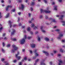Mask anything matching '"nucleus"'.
Instances as JSON below:
<instances>
[{
  "instance_id": "nucleus-43",
  "label": "nucleus",
  "mask_w": 65,
  "mask_h": 65,
  "mask_svg": "<svg viewBox=\"0 0 65 65\" xmlns=\"http://www.w3.org/2000/svg\"><path fill=\"white\" fill-rule=\"evenodd\" d=\"M2 27H1L0 28V32H1V31L2 30Z\"/></svg>"
},
{
  "instance_id": "nucleus-27",
  "label": "nucleus",
  "mask_w": 65,
  "mask_h": 65,
  "mask_svg": "<svg viewBox=\"0 0 65 65\" xmlns=\"http://www.w3.org/2000/svg\"><path fill=\"white\" fill-rule=\"evenodd\" d=\"M35 56L36 57H37V56H39V54L37 53H36L35 54Z\"/></svg>"
},
{
  "instance_id": "nucleus-64",
  "label": "nucleus",
  "mask_w": 65,
  "mask_h": 65,
  "mask_svg": "<svg viewBox=\"0 0 65 65\" xmlns=\"http://www.w3.org/2000/svg\"><path fill=\"white\" fill-rule=\"evenodd\" d=\"M9 65V63H7L6 64H5V65Z\"/></svg>"
},
{
  "instance_id": "nucleus-33",
  "label": "nucleus",
  "mask_w": 65,
  "mask_h": 65,
  "mask_svg": "<svg viewBox=\"0 0 65 65\" xmlns=\"http://www.w3.org/2000/svg\"><path fill=\"white\" fill-rule=\"evenodd\" d=\"M12 40H13V41H16V40H17L16 39H15V38H13Z\"/></svg>"
},
{
  "instance_id": "nucleus-25",
  "label": "nucleus",
  "mask_w": 65,
  "mask_h": 65,
  "mask_svg": "<svg viewBox=\"0 0 65 65\" xmlns=\"http://www.w3.org/2000/svg\"><path fill=\"white\" fill-rule=\"evenodd\" d=\"M54 10H57V6H54Z\"/></svg>"
},
{
  "instance_id": "nucleus-7",
  "label": "nucleus",
  "mask_w": 65,
  "mask_h": 65,
  "mask_svg": "<svg viewBox=\"0 0 65 65\" xmlns=\"http://www.w3.org/2000/svg\"><path fill=\"white\" fill-rule=\"evenodd\" d=\"M12 31L11 32V35H13L14 34V33H15V30L13 29H12Z\"/></svg>"
},
{
  "instance_id": "nucleus-60",
  "label": "nucleus",
  "mask_w": 65,
  "mask_h": 65,
  "mask_svg": "<svg viewBox=\"0 0 65 65\" xmlns=\"http://www.w3.org/2000/svg\"><path fill=\"white\" fill-rule=\"evenodd\" d=\"M59 2H62V0H59Z\"/></svg>"
},
{
  "instance_id": "nucleus-29",
  "label": "nucleus",
  "mask_w": 65,
  "mask_h": 65,
  "mask_svg": "<svg viewBox=\"0 0 65 65\" xmlns=\"http://www.w3.org/2000/svg\"><path fill=\"white\" fill-rule=\"evenodd\" d=\"M38 61H39V59H37V60L35 61V63L37 62H38Z\"/></svg>"
},
{
  "instance_id": "nucleus-50",
  "label": "nucleus",
  "mask_w": 65,
  "mask_h": 65,
  "mask_svg": "<svg viewBox=\"0 0 65 65\" xmlns=\"http://www.w3.org/2000/svg\"><path fill=\"white\" fill-rule=\"evenodd\" d=\"M25 49H22V52H25Z\"/></svg>"
},
{
  "instance_id": "nucleus-22",
  "label": "nucleus",
  "mask_w": 65,
  "mask_h": 65,
  "mask_svg": "<svg viewBox=\"0 0 65 65\" xmlns=\"http://www.w3.org/2000/svg\"><path fill=\"white\" fill-rule=\"evenodd\" d=\"M60 52H61L62 53V52H63V51H64V50H62V49L61 48L60 49Z\"/></svg>"
},
{
  "instance_id": "nucleus-51",
  "label": "nucleus",
  "mask_w": 65,
  "mask_h": 65,
  "mask_svg": "<svg viewBox=\"0 0 65 65\" xmlns=\"http://www.w3.org/2000/svg\"><path fill=\"white\" fill-rule=\"evenodd\" d=\"M29 23L30 24H31L32 23V22H31V21H29Z\"/></svg>"
},
{
  "instance_id": "nucleus-49",
  "label": "nucleus",
  "mask_w": 65,
  "mask_h": 65,
  "mask_svg": "<svg viewBox=\"0 0 65 65\" xmlns=\"http://www.w3.org/2000/svg\"><path fill=\"white\" fill-rule=\"evenodd\" d=\"M19 21H20V18H18V22H19Z\"/></svg>"
},
{
  "instance_id": "nucleus-8",
  "label": "nucleus",
  "mask_w": 65,
  "mask_h": 65,
  "mask_svg": "<svg viewBox=\"0 0 65 65\" xmlns=\"http://www.w3.org/2000/svg\"><path fill=\"white\" fill-rule=\"evenodd\" d=\"M43 53L45 54L47 56H48L49 55H48V52L43 51Z\"/></svg>"
},
{
  "instance_id": "nucleus-21",
  "label": "nucleus",
  "mask_w": 65,
  "mask_h": 65,
  "mask_svg": "<svg viewBox=\"0 0 65 65\" xmlns=\"http://www.w3.org/2000/svg\"><path fill=\"white\" fill-rule=\"evenodd\" d=\"M45 39L46 41H48L49 40V39L47 38H45Z\"/></svg>"
},
{
  "instance_id": "nucleus-42",
  "label": "nucleus",
  "mask_w": 65,
  "mask_h": 65,
  "mask_svg": "<svg viewBox=\"0 0 65 65\" xmlns=\"http://www.w3.org/2000/svg\"><path fill=\"white\" fill-rule=\"evenodd\" d=\"M29 52L30 53V54H32V51L31 50H30L29 51Z\"/></svg>"
},
{
  "instance_id": "nucleus-53",
  "label": "nucleus",
  "mask_w": 65,
  "mask_h": 65,
  "mask_svg": "<svg viewBox=\"0 0 65 65\" xmlns=\"http://www.w3.org/2000/svg\"><path fill=\"white\" fill-rule=\"evenodd\" d=\"M36 51H37V50H34V53H36Z\"/></svg>"
},
{
  "instance_id": "nucleus-18",
  "label": "nucleus",
  "mask_w": 65,
  "mask_h": 65,
  "mask_svg": "<svg viewBox=\"0 0 65 65\" xmlns=\"http://www.w3.org/2000/svg\"><path fill=\"white\" fill-rule=\"evenodd\" d=\"M61 22L63 23V26H65V22L64 21H62Z\"/></svg>"
},
{
  "instance_id": "nucleus-58",
  "label": "nucleus",
  "mask_w": 65,
  "mask_h": 65,
  "mask_svg": "<svg viewBox=\"0 0 65 65\" xmlns=\"http://www.w3.org/2000/svg\"><path fill=\"white\" fill-rule=\"evenodd\" d=\"M28 2V1L27 0H25V2H26V3H27V2Z\"/></svg>"
},
{
  "instance_id": "nucleus-63",
  "label": "nucleus",
  "mask_w": 65,
  "mask_h": 65,
  "mask_svg": "<svg viewBox=\"0 0 65 65\" xmlns=\"http://www.w3.org/2000/svg\"><path fill=\"white\" fill-rule=\"evenodd\" d=\"M55 4V3H54V2H53L52 3V5H54V4Z\"/></svg>"
},
{
  "instance_id": "nucleus-10",
  "label": "nucleus",
  "mask_w": 65,
  "mask_h": 65,
  "mask_svg": "<svg viewBox=\"0 0 65 65\" xmlns=\"http://www.w3.org/2000/svg\"><path fill=\"white\" fill-rule=\"evenodd\" d=\"M25 7L23 5H21V8H19V9H21L22 10H24V8Z\"/></svg>"
},
{
  "instance_id": "nucleus-30",
  "label": "nucleus",
  "mask_w": 65,
  "mask_h": 65,
  "mask_svg": "<svg viewBox=\"0 0 65 65\" xmlns=\"http://www.w3.org/2000/svg\"><path fill=\"white\" fill-rule=\"evenodd\" d=\"M2 50L3 53H4L5 52V50L4 49H2Z\"/></svg>"
},
{
  "instance_id": "nucleus-40",
  "label": "nucleus",
  "mask_w": 65,
  "mask_h": 65,
  "mask_svg": "<svg viewBox=\"0 0 65 65\" xmlns=\"http://www.w3.org/2000/svg\"><path fill=\"white\" fill-rule=\"evenodd\" d=\"M22 0H20L19 1V2L20 3L21 2H22Z\"/></svg>"
},
{
  "instance_id": "nucleus-17",
  "label": "nucleus",
  "mask_w": 65,
  "mask_h": 65,
  "mask_svg": "<svg viewBox=\"0 0 65 65\" xmlns=\"http://www.w3.org/2000/svg\"><path fill=\"white\" fill-rule=\"evenodd\" d=\"M30 30H31V28H30V27H28L27 28V31H28V32H29V31H30Z\"/></svg>"
},
{
  "instance_id": "nucleus-6",
  "label": "nucleus",
  "mask_w": 65,
  "mask_h": 65,
  "mask_svg": "<svg viewBox=\"0 0 65 65\" xmlns=\"http://www.w3.org/2000/svg\"><path fill=\"white\" fill-rule=\"evenodd\" d=\"M45 61L44 59H42L41 62H40L41 65H45V63H43V62Z\"/></svg>"
},
{
  "instance_id": "nucleus-44",
  "label": "nucleus",
  "mask_w": 65,
  "mask_h": 65,
  "mask_svg": "<svg viewBox=\"0 0 65 65\" xmlns=\"http://www.w3.org/2000/svg\"><path fill=\"white\" fill-rule=\"evenodd\" d=\"M2 44L3 46H4L5 44H4V42H3V43Z\"/></svg>"
},
{
  "instance_id": "nucleus-41",
  "label": "nucleus",
  "mask_w": 65,
  "mask_h": 65,
  "mask_svg": "<svg viewBox=\"0 0 65 65\" xmlns=\"http://www.w3.org/2000/svg\"><path fill=\"white\" fill-rule=\"evenodd\" d=\"M38 33V31H36L35 32V34H37Z\"/></svg>"
},
{
  "instance_id": "nucleus-5",
  "label": "nucleus",
  "mask_w": 65,
  "mask_h": 65,
  "mask_svg": "<svg viewBox=\"0 0 65 65\" xmlns=\"http://www.w3.org/2000/svg\"><path fill=\"white\" fill-rule=\"evenodd\" d=\"M31 27L32 28H33V29H37L38 28L36 26H35V25L34 23H32L31 24Z\"/></svg>"
},
{
  "instance_id": "nucleus-32",
  "label": "nucleus",
  "mask_w": 65,
  "mask_h": 65,
  "mask_svg": "<svg viewBox=\"0 0 65 65\" xmlns=\"http://www.w3.org/2000/svg\"><path fill=\"white\" fill-rule=\"evenodd\" d=\"M4 60L5 59H4V58H2L1 59V61H2V62H3V61H4Z\"/></svg>"
},
{
  "instance_id": "nucleus-31",
  "label": "nucleus",
  "mask_w": 65,
  "mask_h": 65,
  "mask_svg": "<svg viewBox=\"0 0 65 65\" xmlns=\"http://www.w3.org/2000/svg\"><path fill=\"white\" fill-rule=\"evenodd\" d=\"M38 41H40V38L39 37H38Z\"/></svg>"
},
{
  "instance_id": "nucleus-39",
  "label": "nucleus",
  "mask_w": 65,
  "mask_h": 65,
  "mask_svg": "<svg viewBox=\"0 0 65 65\" xmlns=\"http://www.w3.org/2000/svg\"><path fill=\"white\" fill-rule=\"evenodd\" d=\"M17 62V60H15L13 62L14 63H16Z\"/></svg>"
},
{
  "instance_id": "nucleus-45",
  "label": "nucleus",
  "mask_w": 65,
  "mask_h": 65,
  "mask_svg": "<svg viewBox=\"0 0 65 65\" xmlns=\"http://www.w3.org/2000/svg\"><path fill=\"white\" fill-rule=\"evenodd\" d=\"M19 65H22V62H20L19 63Z\"/></svg>"
},
{
  "instance_id": "nucleus-23",
  "label": "nucleus",
  "mask_w": 65,
  "mask_h": 65,
  "mask_svg": "<svg viewBox=\"0 0 65 65\" xmlns=\"http://www.w3.org/2000/svg\"><path fill=\"white\" fill-rule=\"evenodd\" d=\"M60 31V30L59 29H57L55 30V31L56 32H59Z\"/></svg>"
},
{
  "instance_id": "nucleus-19",
  "label": "nucleus",
  "mask_w": 65,
  "mask_h": 65,
  "mask_svg": "<svg viewBox=\"0 0 65 65\" xmlns=\"http://www.w3.org/2000/svg\"><path fill=\"white\" fill-rule=\"evenodd\" d=\"M35 4V2H32L31 3V5H34Z\"/></svg>"
},
{
  "instance_id": "nucleus-12",
  "label": "nucleus",
  "mask_w": 65,
  "mask_h": 65,
  "mask_svg": "<svg viewBox=\"0 0 65 65\" xmlns=\"http://www.w3.org/2000/svg\"><path fill=\"white\" fill-rule=\"evenodd\" d=\"M9 7L10 8H11V7H12V6L8 5L7 6V8H6V11H7V10H8V8H9Z\"/></svg>"
},
{
  "instance_id": "nucleus-9",
  "label": "nucleus",
  "mask_w": 65,
  "mask_h": 65,
  "mask_svg": "<svg viewBox=\"0 0 65 65\" xmlns=\"http://www.w3.org/2000/svg\"><path fill=\"white\" fill-rule=\"evenodd\" d=\"M63 17H64V15H61L59 18V20H62L63 18Z\"/></svg>"
},
{
  "instance_id": "nucleus-15",
  "label": "nucleus",
  "mask_w": 65,
  "mask_h": 65,
  "mask_svg": "<svg viewBox=\"0 0 65 65\" xmlns=\"http://www.w3.org/2000/svg\"><path fill=\"white\" fill-rule=\"evenodd\" d=\"M49 20H51V21L53 22H56V21H55V20L53 18H50L49 19Z\"/></svg>"
},
{
  "instance_id": "nucleus-34",
  "label": "nucleus",
  "mask_w": 65,
  "mask_h": 65,
  "mask_svg": "<svg viewBox=\"0 0 65 65\" xmlns=\"http://www.w3.org/2000/svg\"><path fill=\"white\" fill-rule=\"evenodd\" d=\"M15 9H13L12 10V12H15Z\"/></svg>"
},
{
  "instance_id": "nucleus-62",
  "label": "nucleus",
  "mask_w": 65,
  "mask_h": 65,
  "mask_svg": "<svg viewBox=\"0 0 65 65\" xmlns=\"http://www.w3.org/2000/svg\"><path fill=\"white\" fill-rule=\"evenodd\" d=\"M51 56H54V54H53V53H51Z\"/></svg>"
},
{
  "instance_id": "nucleus-37",
  "label": "nucleus",
  "mask_w": 65,
  "mask_h": 65,
  "mask_svg": "<svg viewBox=\"0 0 65 65\" xmlns=\"http://www.w3.org/2000/svg\"><path fill=\"white\" fill-rule=\"evenodd\" d=\"M44 1V2L45 3H47V1L45 0H43Z\"/></svg>"
},
{
  "instance_id": "nucleus-47",
  "label": "nucleus",
  "mask_w": 65,
  "mask_h": 65,
  "mask_svg": "<svg viewBox=\"0 0 65 65\" xmlns=\"http://www.w3.org/2000/svg\"><path fill=\"white\" fill-rule=\"evenodd\" d=\"M62 42H65V40H62Z\"/></svg>"
},
{
  "instance_id": "nucleus-13",
  "label": "nucleus",
  "mask_w": 65,
  "mask_h": 65,
  "mask_svg": "<svg viewBox=\"0 0 65 65\" xmlns=\"http://www.w3.org/2000/svg\"><path fill=\"white\" fill-rule=\"evenodd\" d=\"M15 57L16 58H17L18 60H20L21 58V57L20 56H18V55H15Z\"/></svg>"
},
{
  "instance_id": "nucleus-3",
  "label": "nucleus",
  "mask_w": 65,
  "mask_h": 65,
  "mask_svg": "<svg viewBox=\"0 0 65 65\" xmlns=\"http://www.w3.org/2000/svg\"><path fill=\"white\" fill-rule=\"evenodd\" d=\"M41 12V13H42L43 12H43H46V13H50L51 12V11H45L44 10H42V9H41L40 10Z\"/></svg>"
},
{
  "instance_id": "nucleus-26",
  "label": "nucleus",
  "mask_w": 65,
  "mask_h": 65,
  "mask_svg": "<svg viewBox=\"0 0 65 65\" xmlns=\"http://www.w3.org/2000/svg\"><path fill=\"white\" fill-rule=\"evenodd\" d=\"M10 44H8L7 45V47H10Z\"/></svg>"
},
{
  "instance_id": "nucleus-54",
  "label": "nucleus",
  "mask_w": 65,
  "mask_h": 65,
  "mask_svg": "<svg viewBox=\"0 0 65 65\" xmlns=\"http://www.w3.org/2000/svg\"><path fill=\"white\" fill-rule=\"evenodd\" d=\"M19 26H21L22 24H21V23H20L19 24Z\"/></svg>"
},
{
  "instance_id": "nucleus-1",
  "label": "nucleus",
  "mask_w": 65,
  "mask_h": 65,
  "mask_svg": "<svg viewBox=\"0 0 65 65\" xmlns=\"http://www.w3.org/2000/svg\"><path fill=\"white\" fill-rule=\"evenodd\" d=\"M27 39V36L25 35L24 37V38L22 39L20 41V43L21 44H24L25 42V39Z\"/></svg>"
},
{
  "instance_id": "nucleus-56",
  "label": "nucleus",
  "mask_w": 65,
  "mask_h": 65,
  "mask_svg": "<svg viewBox=\"0 0 65 65\" xmlns=\"http://www.w3.org/2000/svg\"><path fill=\"white\" fill-rule=\"evenodd\" d=\"M50 64L51 65H52V62H50Z\"/></svg>"
},
{
  "instance_id": "nucleus-52",
  "label": "nucleus",
  "mask_w": 65,
  "mask_h": 65,
  "mask_svg": "<svg viewBox=\"0 0 65 65\" xmlns=\"http://www.w3.org/2000/svg\"><path fill=\"white\" fill-rule=\"evenodd\" d=\"M24 60H27V58L26 57H25L24 58Z\"/></svg>"
},
{
  "instance_id": "nucleus-20",
  "label": "nucleus",
  "mask_w": 65,
  "mask_h": 65,
  "mask_svg": "<svg viewBox=\"0 0 65 65\" xmlns=\"http://www.w3.org/2000/svg\"><path fill=\"white\" fill-rule=\"evenodd\" d=\"M8 17H9V13H8L7 14V15L5 17L6 18H8Z\"/></svg>"
},
{
  "instance_id": "nucleus-55",
  "label": "nucleus",
  "mask_w": 65,
  "mask_h": 65,
  "mask_svg": "<svg viewBox=\"0 0 65 65\" xmlns=\"http://www.w3.org/2000/svg\"><path fill=\"white\" fill-rule=\"evenodd\" d=\"M19 54H20V53H19V52H18L17 54H16V55H17V56H18V55H19Z\"/></svg>"
},
{
  "instance_id": "nucleus-57",
  "label": "nucleus",
  "mask_w": 65,
  "mask_h": 65,
  "mask_svg": "<svg viewBox=\"0 0 65 65\" xmlns=\"http://www.w3.org/2000/svg\"><path fill=\"white\" fill-rule=\"evenodd\" d=\"M34 19L33 18H32L31 19V21H34Z\"/></svg>"
},
{
  "instance_id": "nucleus-61",
  "label": "nucleus",
  "mask_w": 65,
  "mask_h": 65,
  "mask_svg": "<svg viewBox=\"0 0 65 65\" xmlns=\"http://www.w3.org/2000/svg\"><path fill=\"white\" fill-rule=\"evenodd\" d=\"M6 39H7V38H6V37H5L4 38V40H6Z\"/></svg>"
},
{
  "instance_id": "nucleus-38",
  "label": "nucleus",
  "mask_w": 65,
  "mask_h": 65,
  "mask_svg": "<svg viewBox=\"0 0 65 65\" xmlns=\"http://www.w3.org/2000/svg\"><path fill=\"white\" fill-rule=\"evenodd\" d=\"M61 54H58V57H60L61 56Z\"/></svg>"
},
{
  "instance_id": "nucleus-4",
  "label": "nucleus",
  "mask_w": 65,
  "mask_h": 65,
  "mask_svg": "<svg viewBox=\"0 0 65 65\" xmlns=\"http://www.w3.org/2000/svg\"><path fill=\"white\" fill-rule=\"evenodd\" d=\"M63 35L62 34H59V36L58 37H57V39H58V40H59V39H60L61 38V37H62Z\"/></svg>"
},
{
  "instance_id": "nucleus-48",
  "label": "nucleus",
  "mask_w": 65,
  "mask_h": 65,
  "mask_svg": "<svg viewBox=\"0 0 65 65\" xmlns=\"http://www.w3.org/2000/svg\"><path fill=\"white\" fill-rule=\"evenodd\" d=\"M1 12H0V18H2V16L1 15Z\"/></svg>"
},
{
  "instance_id": "nucleus-46",
  "label": "nucleus",
  "mask_w": 65,
  "mask_h": 65,
  "mask_svg": "<svg viewBox=\"0 0 65 65\" xmlns=\"http://www.w3.org/2000/svg\"><path fill=\"white\" fill-rule=\"evenodd\" d=\"M6 34H4L3 35V36H5Z\"/></svg>"
},
{
  "instance_id": "nucleus-14",
  "label": "nucleus",
  "mask_w": 65,
  "mask_h": 65,
  "mask_svg": "<svg viewBox=\"0 0 65 65\" xmlns=\"http://www.w3.org/2000/svg\"><path fill=\"white\" fill-rule=\"evenodd\" d=\"M8 22L9 23H8V24H10V28H11V27L12 26V25H11V24H12V22H11V21H9Z\"/></svg>"
},
{
  "instance_id": "nucleus-35",
  "label": "nucleus",
  "mask_w": 65,
  "mask_h": 65,
  "mask_svg": "<svg viewBox=\"0 0 65 65\" xmlns=\"http://www.w3.org/2000/svg\"><path fill=\"white\" fill-rule=\"evenodd\" d=\"M54 53L55 54H56V53H58V51H54Z\"/></svg>"
},
{
  "instance_id": "nucleus-36",
  "label": "nucleus",
  "mask_w": 65,
  "mask_h": 65,
  "mask_svg": "<svg viewBox=\"0 0 65 65\" xmlns=\"http://www.w3.org/2000/svg\"><path fill=\"white\" fill-rule=\"evenodd\" d=\"M30 33L32 35V34H33V32H32V31H30Z\"/></svg>"
},
{
  "instance_id": "nucleus-16",
  "label": "nucleus",
  "mask_w": 65,
  "mask_h": 65,
  "mask_svg": "<svg viewBox=\"0 0 65 65\" xmlns=\"http://www.w3.org/2000/svg\"><path fill=\"white\" fill-rule=\"evenodd\" d=\"M42 28H43V26H41V30L42 32H43V33H45V32H46L45 31L42 29Z\"/></svg>"
},
{
  "instance_id": "nucleus-11",
  "label": "nucleus",
  "mask_w": 65,
  "mask_h": 65,
  "mask_svg": "<svg viewBox=\"0 0 65 65\" xmlns=\"http://www.w3.org/2000/svg\"><path fill=\"white\" fill-rule=\"evenodd\" d=\"M35 46H36V45L34 44H31L30 45V46L32 48H34L35 47Z\"/></svg>"
},
{
  "instance_id": "nucleus-24",
  "label": "nucleus",
  "mask_w": 65,
  "mask_h": 65,
  "mask_svg": "<svg viewBox=\"0 0 65 65\" xmlns=\"http://www.w3.org/2000/svg\"><path fill=\"white\" fill-rule=\"evenodd\" d=\"M40 19H42L43 18V16H42V15H40L39 17Z\"/></svg>"
},
{
  "instance_id": "nucleus-28",
  "label": "nucleus",
  "mask_w": 65,
  "mask_h": 65,
  "mask_svg": "<svg viewBox=\"0 0 65 65\" xmlns=\"http://www.w3.org/2000/svg\"><path fill=\"white\" fill-rule=\"evenodd\" d=\"M32 38V37H27V39H31Z\"/></svg>"
},
{
  "instance_id": "nucleus-2",
  "label": "nucleus",
  "mask_w": 65,
  "mask_h": 65,
  "mask_svg": "<svg viewBox=\"0 0 65 65\" xmlns=\"http://www.w3.org/2000/svg\"><path fill=\"white\" fill-rule=\"evenodd\" d=\"M13 46L11 52L12 53H14L15 52V51H17L18 49V47L15 46L14 45H12Z\"/></svg>"
},
{
  "instance_id": "nucleus-59",
  "label": "nucleus",
  "mask_w": 65,
  "mask_h": 65,
  "mask_svg": "<svg viewBox=\"0 0 65 65\" xmlns=\"http://www.w3.org/2000/svg\"><path fill=\"white\" fill-rule=\"evenodd\" d=\"M30 10L31 11H32V10H33V8H31Z\"/></svg>"
}]
</instances>
